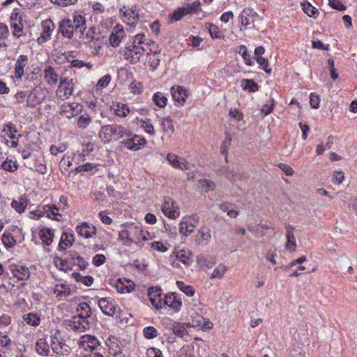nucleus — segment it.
<instances>
[{"label": "nucleus", "instance_id": "obj_1", "mask_svg": "<svg viewBox=\"0 0 357 357\" xmlns=\"http://www.w3.org/2000/svg\"><path fill=\"white\" fill-rule=\"evenodd\" d=\"M61 34L68 38H82L86 29L85 17L79 14L73 15L72 19H65L60 22Z\"/></svg>", "mask_w": 357, "mask_h": 357}, {"label": "nucleus", "instance_id": "obj_2", "mask_svg": "<svg viewBox=\"0 0 357 357\" xmlns=\"http://www.w3.org/2000/svg\"><path fill=\"white\" fill-rule=\"evenodd\" d=\"M132 41L139 49V52L144 56L150 54L151 51H155L158 45L156 43L149 38L144 33H137L132 37Z\"/></svg>", "mask_w": 357, "mask_h": 357}, {"label": "nucleus", "instance_id": "obj_3", "mask_svg": "<svg viewBox=\"0 0 357 357\" xmlns=\"http://www.w3.org/2000/svg\"><path fill=\"white\" fill-rule=\"evenodd\" d=\"M123 59L132 64L139 63L143 56L136 45L132 41L128 42L119 52Z\"/></svg>", "mask_w": 357, "mask_h": 357}, {"label": "nucleus", "instance_id": "obj_4", "mask_svg": "<svg viewBox=\"0 0 357 357\" xmlns=\"http://www.w3.org/2000/svg\"><path fill=\"white\" fill-rule=\"evenodd\" d=\"M65 323L68 329L78 333H83L90 328L89 321L82 319L77 314L69 320H66Z\"/></svg>", "mask_w": 357, "mask_h": 357}, {"label": "nucleus", "instance_id": "obj_5", "mask_svg": "<svg viewBox=\"0 0 357 357\" xmlns=\"http://www.w3.org/2000/svg\"><path fill=\"white\" fill-rule=\"evenodd\" d=\"M51 338V347L54 354L61 356H68L70 354V347L67 345L65 341L59 337L56 333L52 335Z\"/></svg>", "mask_w": 357, "mask_h": 357}, {"label": "nucleus", "instance_id": "obj_6", "mask_svg": "<svg viewBox=\"0 0 357 357\" xmlns=\"http://www.w3.org/2000/svg\"><path fill=\"white\" fill-rule=\"evenodd\" d=\"M174 201L169 197L164 198L162 204V211L169 218L176 219L179 215L178 208L176 206Z\"/></svg>", "mask_w": 357, "mask_h": 357}, {"label": "nucleus", "instance_id": "obj_7", "mask_svg": "<svg viewBox=\"0 0 357 357\" xmlns=\"http://www.w3.org/2000/svg\"><path fill=\"white\" fill-rule=\"evenodd\" d=\"M42 32L40 37L38 38V43L43 44L51 38V35L55 29V25L50 20H45L41 22Z\"/></svg>", "mask_w": 357, "mask_h": 357}, {"label": "nucleus", "instance_id": "obj_8", "mask_svg": "<svg viewBox=\"0 0 357 357\" xmlns=\"http://www.w3.org/2000/svg\"><path fill=\"white\" fill-rule=\"evenodd\" d=\"M125 37L126 32L123 26L118 24L113 28L111 32L109 39V44L113 47H117Z\"/></svg>", "mask_w": 357, "mask_h": 357}, {"label": "nucleus", "instance_id": "obj_9", "mask_svg": "<svg viewBox=\"0 0 357 357\" xmlns=\"http://www.w3.org/2000/svg\"><path fill=\"white\" fill-rule=\"evenodd\" d=\"M165 306L172 308L175 312H178L182 306V301L176 294H168L165 296L162 301V308Z\"/></svg>", "mask_w": 357, "mask_h": 357}, {"label": "nucleus", "instance_id": "obj_10", "mask_svg": "<svg viewBox=\"0 0 357 357\" xmlns=\"http://www.w3.org/2000/svg\"><path fill=\"white\" fill-rule=\"evenodd\" d=\"M146 140L144 137L137 135H130L127 139L121 142V144L127 149L132 151L139 150L141 146L145 144Z\"/></svg>", "mask_w": 357, "mask_h": 357}, {"label": "nucleus", "instance_id": "obj_11", "mask_svg": "<svg viewBox=\"0 0 357 357\" xmlns=\"http://www.w3.org/2000/svg\"><path fill=\"white\" fill-rule=\"evenodd\" d=\"M258 16L254 9L246 7L239 15V20L242 26L247 28L249 25L254 23L255 18Z\"/></svg>", "mask_w": 357, "mask_h": 357}, {"label": "nucleus", "instance_id": "obj_12", "mask_svg": "<svg viewBox=\"0 0 357 357\" xmlns=\"http://www.w3.org/2000/svg\"><path fill=\"white\" fill-rule=\"evenodd\" d=\"M99 341L95 336L85 335L82 337L79 348L85 351H92L99 346Z\"/></svg>", "mask_w": 357, "mask_h": 357}, {"label": "nucleus", "instance_id": "obj_13", "mask_svg": "<svg viewBox=\"0 0 357 357\" xmlns=\"http://www.w3.org/2000/svg\"><path fill=\"white\" fill-rule=\"evenodd\" d=\"M9 270L19 280H27L30 277V271L24 266L13 264L9 266Z\"/></svg>", "mask_w": 357, "mask_h": 357}, {"label": "nucleus", "instance_id": "obj_14", "mask_svg": "<svg viewBox=\"0 0 357 357\" xmlns=\"http://www.w3.org/2000/svg\"><path fill=\"white\" fill-rule=\"evenodd\" d=\"M148 296L151 304L155 307V309H162V301L163 298L161 297V289L159 287H149L148 289Z\"/></svg>", "mask_w": 357, "mask_h": 357}, {"label": "nucleus", "instance_id": "obj_15", "mask_svg": "<svg viewBox=\"0 0 357 357\" xmlns=\"http://www.w3.org/2000/svg\"><path fill=\"white\" fill-rule=\"evenodd\" d=\"M102 312L108 316H113L116 311L114 301L111 298H102L98 301Z\"/></svg>", "mask_w": 357, "mask_h": 357}, {"label": "nucleus", "instance_id": "obj_16", "mask_svg": "<svg viewBox=\"0 0 357 357\" xmlns=\"http://www.w3.org/2000/svg\"><path fill=\"white\" fill-rule=\"evenodd\" d=\"M120 15L123 17V20L131 21L139 19L138 10L135 6L129 7L123 6L119 10Z\"/></svg>", "mask_w": 357, "mask_h": 357}, {"label": "nucleus", "instance_id": "obj_17", "mask_svg": "<svg viewBox=\"0 0 357 357\" xmlns=\"http://www.w3.org/2000/svg\"><path fill=\"white\" fill-rule=\"evenodd\" d=\"M146 56L145 63L149 66L151 70H156L161 61L160 52L157 48L155 51H151L150 54H146Z\"/></svg>", "mask_w": 357, "mask_h": 357}, {"label": "nucleus", "instance_id": "obj_18", "mask_svg": "<svg viewBox=\"0 0 357 357\" xmlns=\"http://www.w3.org/2000/svg\"><path fill=\"white\" fill-rule=\"evenodd\" d=\"M167 160L174 168L181 170H188L189 169L188 162L185 159L179 158L178 155L174 153H168Z\"/></svg>", "mask_w": 357, "mask_h": 357}, {"label": "nucleus", "instance_id": "obj_19", "mask_svg": "<svg viewBox=\"0 0 357 357\" xmlns=\"http://www.w3.org/2000/svg\"><path fill=\"white\" fill-rule=\"evenodd\" d=\"M76 231L82 237L89 238L96 234V228L87 222H82L77 226Z\"/></svg>", "mask_w": 357, "mask_h": 357}, {"label": "nucleus", "instance_id": "obj_20", "mask_svg": "<svg viewBox=\"0 0 357 357\" xmlns=\"http://www.w3.org/2000/svg\"><path fill=\"white\" fill-rule=\"evenodd\" d=\"M28 63V56L21 54L17 57L15 66L14 76L15 78L20 79L24 73V68Z\"/></svg>", "mask_w": 357, "mask_h": 357}, {"label": "nucleus", "instance_id": "obj_21", "mask_svg": "<svg viewBox=\"0 0 357 357\" xmlns=\"http://www.w3.org/2000/svg\"><path fill=\"white\" fill-rule=\"evenodd\" d=\"M112 138L118 140L124 137H129L131 132L123 126L118 124H112Z\"/></svg>", "mask_w": 357, "mask_h": 357}, {"label": "nucleus", "instance_id": "obj_22", "mask_svg": "<svg viewBox=\"0 0 357 357\" xmlns=\"http://www.w3.org/2000/svg\"><path fill=\"white\" fill-rule=\"evenodd\" d=\"M134 284L125 278H119L116 284V291L121 294L130 293L134 289Z\"/></svg>", "mask_w": 357, "mask_h": 357}, {"label": "nucleus", "instance_id": "obj_23", "mask_svg": "<svg viewBox=\"0 0 357 357\" xmlns=\"http://www.w3.org/2000/svg\"><path fill=\"white\" fill-rule=\"evenodd\" d=\"M286 248L291 252H294L296 248V238L294 234L295 228L293 226L288 225L286 226Z\"/></svg>", "mask_w": 357, "mask_h": 357}, {"label": "nucleus", "instance_id": "obj_24", "mask_svg": "<svg viewBox=\"0 0 357 357\" xmlns=\"http://www.w3.org/2000/svg\"><path fill=\"white\" fill-rule=\"evenodd\" d=\"M111 109L114 111L116 116L121 118L126 117L130 110L126 104L121 102H114L111 107Z\"/></svg>", "mask_w": 357, "mask_h": 357}, {"label": "nucleus", "instance_id": "obj_25", "mask_svg": "<svg viewBox=\"0 0 357 357\" xmlns=\"http://www.w3.org/2000/svg\"><path fill=\"white\" fill-rule=\"evenodd\" d=\"M195 226L190 222L188 218H183L179 223L180 233L188 236L195 231Z\"/></svg>", "mask_w": 357, "mask_h": 357}, {"label": "nucleus", "instance_id": "obj_26", "mask_svg": "<svg viewBox=\"0 0 357 357\" xmlns=\"http://www.w3.org/2000/svg\"><path fill=\"white\" fill-rule=\"evenodd\" d=\"M44 96L40 91H29L27 97V105L31 107L40 104Z\"/></svg>", "mask_w": 357, "mask_h": 357}, {"label": "nucleus", "instance_id": "obj_27", "mask_svg": "<svg viewBox=\"0 0 357 357\" xmlns=\"http://www.w3.org/2000/svg\"><path fill=\"white\" fill-rule=\"evenodd\" d=\"M53 292L59 299H63L70 294L71 290L68 285L59 284L54 286Z\"/></svg>", "mask_w": 357, "mask_h": 357}, {"label": "nucleus", "instance_id": "obj_28", "mask_svg": "<svg viewBox=\"0 0 357 357\" xmlns=\"http://www.w3.org/2000/svg\"><path fill=\"white\" fill-rule=\"evenodd\" d=\"M44 77L46 82L51 86L54 85L58 81V75L55 70L50 66H47L44 70Z\"/></svg>", "mask_w": 357, "mask_h": 357}, {"label": "nucleus", "instance_id": "obj_29", "mask_svg": "<svg viewBox=\"0 0 357 357\" xmlns=\"http://www.w3.org/2000/svg\"><path fill=\"white\" fill-rule=\"evenodd\" d=\"M211 229L208 227H202L197 233V242L207 244L211 238Z\"/></svg>", "mask_w": 357, "mask_h": 357}, {"label": "nucleus", "instance_id": "obj_30", "mask_svg": "<svg viewBox=\"0 0 357 357\" xmlns=\"http://www.w3.org/2000/svg\"><path fill=\"white\" fill-rule=\"evenodd\" d=\"M77 315L85 320H89L92 314L90 305L84 302L79 303L77 308Z\"/></svg>", "mask_w": 357, "mask_h": 357}, {"label": "nucleus", "instance_id": "obj_31", "mask_svg": "<svg viewBox=\"0 0 357 357\" xmlns=\"http://www.w3.org/2000/svg\"><path fill=\"white\" fill-rule=\"evenodd\" d=\"M106 344L109 347V353L114 356L121 354V348L119 345V340L114 336L109 337L106 340Z\"/></svg>", "mask_w": 357, "mask_h": 357}, {"label": "nucleus", "instance_id": "obj_32", "mask_svg": "<svg viewBox=\"0 0 357 357\" xmlns=\"http://www.w3.org/2000/svg\"><path fill=\"white\" fill-rule=\"evenodd\" d=\"M181 8L183 9L185 16L188 15L197 14L202 10L199 0H197L192 3H188Z\"/></svg>", "mask_w": 357, "mask_h": 357}, {"label": "nucleus", "instance_id": "obj_33", "mask_svg": "<svg viewBox=\"0 0 357 357\" xmlns=\"http://www.w3.org/2000/svg\"><path fill=\"white\" fill-rule=\"evenodd\" d=\"M161 126L162 131L165 134L167 135L168 137H171L174 132V127L172 119L167 116L163 118L161 121Z\"/></svg>", "mask_w": 357, "mask_h": 357}, {"label": "nucleus", "instance_id": "obj_34", "mask_svg": "<svg viewBox=\"0 0 357 357\" xmlns=\"http://www.w3.org/2000/svg\"><path fill=\"white\" fill-rule=\"evenodd\" d=\"M191 321L189 324L192 327H204L206 325L205 319L195 311H192L190 314Z\"/></svg>", "mask_w": 357, "mask_h": 357}, {"label": "nucleus", "instance_id": "obj_35", "mask_svg": "<svg viewBox=\"0 0 357 357\" xmlns=\"http://www.w3.org/2000/svg\"><path fill=\"white\" fill-rule=\"evenodd\" d=\"M112 125H105L101 127L98 136L104 142H109L112 139Z\"/></svg>", "mask_w": 357, "mask_h": 357}, {"label": "nucleus", "instance_id": "obj_36", "mask_svg": "<svg viewBox=\"0 0 357 357\" xmlns=\"http://www.w3.org/2000/svg\"><path fill=\"white\" fill-rule=\"evenodd\" d=\"M119 239L122 242V243L124 245L126 246H130L132 243L137 244V241L131 238L129 227H128L127 229H123L119 231Z\"/></svg>", "mask_w": 357, "mask_h": 357}, {"label": "nucleus", "instance_id": "obj_37", "mask_svg": "<svg viewBox=\"0 0 357 357\" xmlns=\"http://www.w3.org/2000/svg\"><path fill=\"white\" fill-rule=\"evenodd\" d=\"M28 205V199L26 197L22 196L19 201L13 200L11 206L19 213L24 212Z\"/></svg>", "mask_w": 357, "mask_h": 357}, {"label": "nucleus", "instance_id": "obj_38", "mask_svg": "<svg viewBox=\"0 0 357 357\" xmlns=\"http://www.w3.org/2000/svg\"><path fill=\"white\" fill-rule=\"evenodd\" d=\"M74 241V236L73 234H68L63 233L61 236L59 243V250H65L66 247L71 246Z\"/></svg>", "mask_w": 357, "mask_h": 357}, {"label": "nucleus", "instance_id": "obj_39", "mask_svg": "<svg viewBox=\"0 0 357 357\" xmlns=\"http://www.w3.org/2000/svg\"><path fill=\"white\" fill-rule=\"evenodd\" d=\"M191 252L190 250H181L177 252L176 259L182 262L184 265L188 266L192 263Z\"/></svg>", "mask_w": 357, "mask_h": 357}, {"label": "nucleus", "instance_id": "obj_40", "mask_svg": "<svg viewBox=\"0 0 357 357\" xmlns=\"http://www.w3.org/2000/svg\"><path fill=\"white\" fill-rule=\"evenodd\" d=\"M40 237L43 244L50 245L53 241L54 233L48 228H43L40 231Z\"/></svg>", "mask_w": 357, "mask_h": 357}, {"label": "nucleus", "instance_id": "obj_41", "mask_svg": "<svg viewBox=\"0 0 357 357\" xmlns=\"http://www.w3.org/2000/svg\"><path fill=\"white\" fill-rule=\"evenodd\" d=\"M36 351L41 356H47L49 354V345L45 338H41L36 344Z\"/></svg>", "mask_w": 357, "mask_h": 357}, {"label": "nucleus", "instance_id": "obj_42", "mask_svg": "<svg viewBox=\"0 0 357 357\" xmlns=\"http://www.w3.org/2000/svg\"><path fill=\"white\" fill-rule=\"evenodd\" d=\"M10 28L12 29V34L16 38H20L21 36H24V23L23 22H13L10 23Z\"/></svg>", "mask_w": 357, "mask_h": 357}, {"label": "nucleus", "instance_id": "obj_43", "mask_svg": "<svg viewBox=\"0 0 357 357\" xmlns=\"http://www.w3.org/2000/svg\"><path fill=\"white\" fill-rule=\"evenodd\" d=\"M172 98L179 105H183L188 97V91H172Z\"/></svg>", "mask_w": 357, "mask_h": 357}, {"label": "nucleus", "instance_id": "obj_44", "mask_svg": "<svg viewBox=\"0 0 357 357\" xmlns=\"http://www.w3.org/2000/svg\"><path fill=\"white\" fill-rule=\"evenodd\" d=\"M171 328L174 334L177 337L183 338L188 335V332L183 324L174 322Z\"/></svg>", "mask_w": 357, "mask_h": 357}, {"label": "nucleus", "instance_id": "obj_45", "mask_svg": "<svg viewBox=\"0 0 357 357\" xmlns=\"http://www.w3.org/2000/svg\"><path fill=\"white\" fill-rule=\"evenodd\" d=\"M72 275L77 282H81L86 287L91 286L93 282V278L90 275H82L79 273H73Z\"/></svg>", "mask_w": 357, "mask_h": 357}, {"label": "nucleus", "instance_id": "obj_46", "mask_svg": "<svg viewBox=\"0 0 357 357\" xmlns=\"http://www.w3.org/2000/svg\"><path fill=\"white\" fill-rule=\"evenodd\" d=\"M185 16L183 9L181 7H178L174 12L169 14V20L170 23H174L181 20Z\"/></svg>", "mask_w": 357, "mask_h": 357}, {"label": "nucleus", "instance_id": "obj_47", "mask_svg": "<svg viewBox=\"0 0 357 357\" xmlns=\"http://www.w3.org/2000/svg\"><path fill=\"white\" fill-rule=\"evenodd\" d=\"M130 234L131 235V238L134 239L137 241V244H138L140 241L141 235L143 232V229L141 227L137 225H131L129 227Z\"/></svg>", "mask_w": 357, "mask_h": 357}, {"label": "nucleus", "instance_id": "obj_48", "mask_svg": "<svg viewBox=\"0 0 357 357\" xmlns=\"http://www.w3.org/2000/svg\"><path fill=\"white\" fill-rule=\"evenodd\" d=\"M302 6L304 13L309 17H316L319 14L318 10L309 2L302 3Z\"/></svg>", "mask_w": 357, "mask_h": 357}, {"label": "nucleus", "instance_id": "obj_49", "mask_svg": "<svg viewBox=\"0 0 357 357\" xmlns=\"http://www.w3.org/2000/svg\"><path fill=\"white\" fill-rule=\"evenodd\" d=\"M227 270V266L225 264H220L216 268L213 270L211 278H218L222 279L224 276L225 273Z\"/></svg>", "mask_w": 357, "mask_h": 357}, {"label": "nucleus", "instance_id": "obj_50", "mask_svg": "<svg viewBox=\"0 0 357 357\" xmlns=\"http://www.w3.org/2000/svg\"><path fill=\"white\" fill-rule=\"evenodd\" d=\"M139 122L141 128H142L147 134L151 136L155 135V128L150 119L140 120Z\"/></svg>", "mask_w": 357, "mask_h": 357}, {"label": "nucleus", "instance_id": "obj_51", "mask_svg": "<svg viewBox=\"0 0 357 357\" xmlns=\"http://www.w3.org/2000/svg\"><path fill=\"white\" fill-rule=\"evenodd\" d=\"M44 210L46 212L50 211V213L47 215L49 218H52V219L55 220H59V218L61 217V214H59L58 211V208L54 206H50V205H46L44 206Z\"/></svg>", "mask_w": 357, "mask_h": 357}, {"label": "nucleus", "instance_id": "obj_52", "mask_svg": "<svg viewBox=\"0 0 357 357\" xmlns=\"http://www.w3.org/2000/svg\"><path fill=\"white\" fill-rule=\"evenodd\" d=\"M153 100L155 105L161 108L164 107L167 102L166 96L159 91L154 94Z\"/></svg>", "mask_w": 357, "mask_h": 357}, {"label": "nucleus", "instance_id": "obj_53", "mask_svg": "<svg viewBox=\"0 0 357 357\" xmlns=\"http://www.w3.org/2000/svg\"><path fill=\"white\" fill-rule=\"evenodd\" d=\"M206 28L208 30V32L212 38H220L221 32L219 28L211 23H206L205 25Z\"/></svg>", "mask_w": 357, "mask_h": 357}, {"label": "nucleus", "instance_id": "obj_54", "mask_svg": "<svg viewBox=\"0 0 357 357\" xmlns=\"http://www.w3.org/2000/svg\"><path fill=\"white\" fill-rule=\"evenodd\" d=\"M176 286L181 291H183L187 296H192L195 294V291L192 287L185 284L182 281H177Z\"/></svg>", "mask_w": 357, "mask_h": 357}, {"label": "nucleus", "instance_id": "obj_55", "mask_svg": "<svg viewBox=\"0 0 357 357\" xmlns=\"http://www.w3.org/2000/svg\"><path fill=\"white\" fill-rule=\"evenodd\" d=\"M231 137L228 132L225 133V139L222 142L221 146H220V153L222 155H227L228 149L229 146H231Z\"/></svg>", "mask_w": 357, "mask_h": 357}, {"label": "nucleus", "instance_id": "obj_56", "mask_svg": "<svg viewBox=\"0 0 357 357\" xmlns=\"http://www.w3.org/2000/svg\"><path fill=\"white\" fill-rule=\"evenodd\" d=\"M227 178L231 182L235 183L242 179V174L235 169H231L227 171L226 174Z\"/></svg>", "mask_w": 357, "mask_h": 357}, {"label": "nucleus", "instance_id": "obj_57", "mask_svg": "<svg viewBox=\"0 0 357 357\" xmlns=\"http://www.w3.org/2000/svg\"><path fill=\"white\" fill-rule=\"evenodd\" d=\"M1 241L5 247L8 248L13 247L16 242L13 236L10 233L3 234L1 236Z\"/></svg>", "mask_w": 357, "mask_h": 357}, {"label": "nucleus", "instance_id": "obj_58", "mask_svg": "<svg viewBox=\"0 0 357 357\" xmlns=\"http://www.w3.org/2000/svg\"><path fill=\"white\" fill-rule=\"evenodd\" d=\"M24 320L31 326H38L40 324V318L34 314L29 313L24 316Z\"/></svg>", "mask_w": 357, "mask_h": 357}, {"label": "nucleus", "instance_id": "obj_59", "mask_svg": "<svg viewBox=\"0 0 357 357\" xmlns=\"http://www.w3.org/2000/svg\"><path fill=\"white\" fill-rule=\"evenodd\" d=\"M70 66L76 68H81L86 66L88 69H91L93 68V63L91 62H84L79 59H74L70 61Z\"/></svg>", "mask_w": 357, "mask_h": 357}, {"label": "nucleus", "instance_id": "obj_60", "mask_svg": "<svg viewBox=\"0 0 357 357\" xmlns=\"http://www.w3.org/2000/svg\"><path fill=\"white\" fill-rule=\"evenodd\" d=\"M143 333L144 336L146 339H153L158 335V331L153 326L145 327Z\"/></svg>", "mask_w": 357, "mask_h": 357}, {"label": "nucleus", "instance_id": "obj_61", "mask_svg": "<svg viewBox=\"0 0 357 357\" xmlns=\"http://www.w3.org/2000/svg\"><path fill=\"white\" fill-rule=\"evenodd\" d=\"M1 168L5 171L14 172L17 169V165L16 162H13L12 160L3 162L1 164Z\"/></svg>", "mask_w": 357, "mask_h": 357}, {"label": "nucleus", "instance_id": "obj_62", "mask_svg": "<svg viewBox=\"0 0 357 357\" xmlns=\"http://www.w3.org/2000/svg\"><path fill=\"white\" fill-rule=\"evenodd\" d=\"M241 86L243 89H257L258 85L253 79H243L241 81Z\"/></svg>", "mask_w": 357, "mask_h": 357}, {"label": "nucleus", "instance_id": "obj_63", "mask_svg": "<svg viewBox=\"0 0 357 357\" xmlns=\"http://www.w3.org/2000/svg\"><path fill=\"white\" fill-rule=\"evenodd\" d=\"M91 122V119L89 116L81 115L77 119V126L79 128L84 129L86 128Z\"/></svg>", "mask_w": 357, "mask_h": 357}, {"label": "nucleus", "instance_id": "obj_64", "mask_svg": "<svg viewBox=\"0 0 357 357\" xmlns=\"http://www.w3.org/2000/svg\"><path fill=\"white\" fill-rule=\"evenodd\" d=\"M71 106H62L61 114L67 119H71L76 114L75 111L70 109Z\"/></svg>", "mask_w": 357, "mask_h": 357}]
</instances>
